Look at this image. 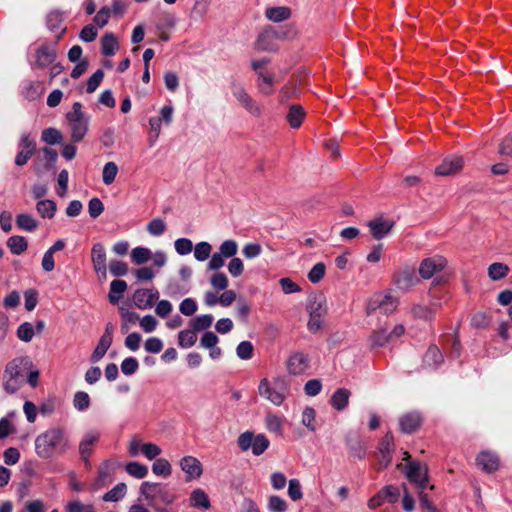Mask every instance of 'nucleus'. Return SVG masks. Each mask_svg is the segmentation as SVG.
Segmentation results:
<instances>
[{"mask_svg":"<svg viewBox=\"0 0 512 512\" xmlns=\"http://www.w3.org/2000/svg\"><path fill=\"white\" fill-rule=\"evenodd\" d=\"M110 272L114 276H125L128 273V266L125 262L119 260H113L109 265Z\"/></svg>","mask_w":512,"mask_h":512,"instance_id":"obj_59","label":"nucleus"},{"mask_svg":"<svg viewBox=\"0 0 512 512\" xmlns=\"http://www.w3.org/2000/svg\"><path fill=\"white\" fill-rule=\"evenodd\" d=\"M5 372L9 374V378L5 381L4 388L10 394L15 393L20 387V383L17 379V365L13 363L9 364Z\"/></svg>","mask_w":512,"mask_h":512,"instance_id":"obj_28","label":"nucleus"},{"mask_svg":"<svg viewBox=\"0 0 512 512\" xmlns=\"http://www.w3.org/2000/svg\"><path fill=\"white\" fill-rule=\"evenodd\" d=\"M309 320L307 327L310 332L316 333L321 330L324 317L327 314V300L323 294H315L310 297L307 304Z\"/></svg>","mask_w":512,"mask_h":512,"instance_id":"obj_2","label":"nucleus"},{"mask_svg":"<svg viewBox=\"0 0 512 512\" xmlns=\"http://www.w3.org/2000/svg\"><path fill=\"white\" fill-rule=\"evenodd\" d=\"M118 173V167L114 162H108L104 165L102 179L104 184L110 185L114 182Z\"/></svg>","mask_w":512,"mask_h":512,"instance_id":"obj_40","label":"nucleus"},{"mask_svg":"<svg viewBox=\"0 0 512 512\" xmlns=\"http://www.w3.org/2000/svg\"><path fill=\"white\" fill-rule=\"evenodd\" d=\"M233 94L254 117H260L262 114L261 106L247 93L240 84H233Z\"/></svg>","mask_w":512,"mask_h":512,"instance_id":"obj_10","label":"nucleus"},{"mask_svg":"<svg viewBox=\"0 0 512 512\" xmlns=\"http://www.w3.org/2000/svg\"><path fill=\"white\" fill-rule=\"evenodd\" d=\"M443 361V355L440 351V349L435 346L431 345L427 349L424 357H423V363L428 368H435L438 365H440Z\"/></svg>","mask_w":512,"mask_h":512,"instance_id":"obj_26","label":"nucleus"},{"mask_svg":"<svg viewBox=\"0 0 512 512\" xmlns=\"http://www.w3.org/2000/svg\"><path fill=\"white\" fill-rule=\"evenodd\" d=\"M279 38L278 33L272 28H265L254 42V48L261 52H276L278 45L276 39Z\"/></svg>","mask_w":512,"mask_h":512,"instance_id":"obj_8","label":"nucleus"},{"mask_svg":"<svg viewBox=\"0 0 512 512\" xmlns=\"http://www.w3.org/2000/svg\"><path fill=\"white\" fill-rule=\"evenodd\" d=\"M394 437L391 432H387L379 443V469L387 468L392 461L394 451Z\"/></svg>","mask_w":512,"mask_h":512,"instance_id":"obj_11","label":"nucleus"},{"mask_svg":"<svg viewBox=\"0 0 512 512\" xmlns=\"http://www.w3.org/2000/svg\"><path fill=\"white\" fill-rule=\"evenodd\" d=\"M211 250L212 247L209 243L200 242L195 246L194 256L198 261H204L209 257Z\"/></svg>","mask_w":512,"mask_h":512,"instance_id":"obj_48","label":"nucleus"},{"mask_svg":"<svg viewBox=\"0 0 512 512\" xmlns=\"http://www.w3.org/2000/svg\"><path fill=\"white\" fill-rule=\"evenodd\" d=\"M351 393L348 389L340 388L331 396V405L338 411L343 410L349 401Z\"/></svg>","mask_w":512,"mask_h":512,"instance_id":"obj_33","label":"nucleus"},{"mask_svg":"<svg viewBox=\"0 0 512 512\" xmlns=\"http://www.w3.org/2000/svg\"><path fill=\"white\" fill-rule=\"evenodd\" d=\"M68 447V439L62 428H51L35 439V451L40 458H51L56 452H62Z\"/></svg>","mask_w":512,"mask_h":512,"instance_id":"obj_1","label":"nucleus"},{"mask_svg":"<svg viewBox=\"0 0 512 512\" xmlns=\"http://www.w3.org/2000/svg\"><path fill=\"white\" fill-rule=\"evenodd\" d=\"M398 305V298L388 292L378 302L377 307L383 314H391L397 310Z\"/></svg>","mask_w":512,"mask_h":512,"instance_id":"obj_31","label":"nucleus"},{"mask_svg":"<svg viewBox=\"0 0 512 512\" xmlns=\"http://www.w3.org/2000/svg\"><path fill=\"white\" fill-rule=\"evenodd\" d=\"M138 362L135 358L129 357L122 361L121 371L125 375H132L138 369Z\"/></svg>","mask_w":512,"mask_h":512,"instance_id":"obj_63","label":"nucleus"},{"mask_svg":"<svg viewBox=\"0 0 512 512\" xmlns=\"http://www.w3.org/2000/svg\"><path fill=\"white\" fill-rule=\"evenodd\" d=\"M268 509L271 512H285L287 510V503L279 496H271L268 500Z\"/></svg>","mask_w":512,"mask_h":512,"instance_id":"obj_49","label":"nucleus"},{"mask_svg":"<svg viewBox=\"0 0 512 512\" xmlns=\"http://www.w3.org/2000/svg\"><path fill=\"white\" fill-rule=\"evenodd\" d=\"M152 471L156 475L169 476L172 469L170 463L166 459L159 458L153 463Z\"/></svg>","mask_w":512,"mask_h":512,"instance_id":"obj_44","label":"nucleus"},{"mask_svg":"<svg viewBox=\"0 0 512 512\" xmlns=\"http://www.w3.org/2000/svg\"><path fill=\"white\" fill-rule=\"evenodd\" d=\"M76 409L82 411L89 407L90 398L86 392H77L73 400Z\"/></svg>","mask_w":512,"mask_h":512,"instance_id":"obj_58","label":"nucleus"},{"mask_svg":"<svg viewBox=\"0 0 512 512\" xmlns=\"http://www.w3.org/2000/svg\"><path fill=\"white\" fill-rule=\"evenodd\" d=\"M104 210L102 201L99 198H92L88 204V211L92 218L98 217Z\"/></svg>","mask_w":512,"mask_h":512,"instance_id":"obj_64","label":"nucleus"},{"mask_svg":"<svg viewBox=\"0 0 512 512\" xmlns=\"http://www.w3.org/2000/svg\"><path fill=\"white\" fill-rule=\"evenodd\" d=\"M36 209L43 218H52L56 211V204L52 200H41L37 203Z\"/></svg>","mask_w":512,"mask_h":512,"instance_id":"obj_38","label":"nucleus"},{"mask_svg":"<svg viewBox=\"0 0 512 512\" xmlns=\"http://www.w3.org/2000/svg\"><path fill=\"white\" fill-rule=\"evenodd\" d=\"M393 281L397 288L407 291L418 282V279L413 268H404L394 274Z\"/></svg>","mask_w":512,"mask_h":512,"instance_id":"obj_13","label":"nucleus"},{"mask_svg":"<svg viewBox=\"0 0 512 512\" xmlns=\"http://www.w3.org/2000/svg\"><path fill=\"white\" fill-rule=\"evenodd\" d=\"M367 226L370 229L371 236L376 240H381L391 233L395 222L383 216H377L369 220Z\"/></svg>","mask_w":512,"mask_h":512,"instance_id":"obj_9","label":"nucleus"},{"mask_svg":"<svg viewBox=\"0 0 512 512\" xmlns=\"http://www.w3.org/2000/svg\"><path fill=\"white\" fill-rule=\"evenodd\" d=\"M305 115L306 113L301 105L293 104L288 109L286 120L292 129H297L301 126Z\"/></svg>","mask_w":512,"mask_h":512,"instance_id":"obj_22","label":"nucleus"},{"mask_svg":"<svg viewBox=\"0 0 512 512\" xmlns=\"http://www.w3.org/2000/svg\"><path fill=\"white\" fill-rule=\"evenodd\" d=\"M406 477L419 489H424L429 481L427 465L420 462H409L407 464Z\"/></svg>","mask_w":512,"mask_h":512,"instance_id":"obj_7","label":"nucleus"},{"mask_svg":"<svg viewBox=\"0 0 512 512\" xmlns=\"http://www.w3.org/2000/svg\"><path fill=\"white\" fill-rule=\"evenodd\" d=\"M509 272V266L502 262L492 263L488 267V276L493 281H499L506 278Z\"/></svg>","mask_w":512,"mask_h":512,"instance_id":"obj_32","label":"nucleus"},{"mask_svg":"<svg viewBox=\"0 0 512 512\" xmlns=\"http://www.w3.org/2000/svg\"><path fill=\"white\" fill-rule=\"evenodd\" d=\"M126 485L125 483H119L110 491L104 494L103 500L106 502H115L121 499L125 495Z\"/></svg>","mask_w":512,"mask_h":512,"instance_id":"obj_41","label":"nucleus"},{"mask_svg":"<svg viewBox=\"0 0 512 512\" xmlns=\"http://www.w3.org/2000/svg\"><path fill=\"white\" fill-rule=\"evenodd\" d=\"M101 45L104 56H112L119 49L117 38L113 33H106L101 39Z\"/></svg>","mask_w":512,"mask_h":512,"instance_id":"obj_35","label":"nucleus"},{"mask_svg":"<svg viewBox=\"0 0 512 512\" xmlns=\"http://www.w3.org/2000/svg\"><path fill=\"white\" fill-rule=\"evenodd\" d=\"M288 495L293 501H298L303 497L301 484L297 479H291L288 485Z\"/></svg>","mask_w":512,"mask_h":512,"instance_id":"obj_53","label":"nucleus"},{"mask_svg":"<svg viewBox=\"0 0 512 512\" xmlns=\"http://www.w3.org/2000/svg\"><path fill=\"white\" fill-rule=\"evenodd\" d=\"M219 250L221 255L226 258H230L237 253V244L233 240H226L221 244Z\"/></svg>","mask_w":512,"mask_h":512,"instance_id":"obj_57","label":"nucleus"},{"mask_svg":"<svg viewBox=\"0 0 512 512\" xmlns=\"http://www.w3.org/2000/svg\"><path fill=\"white\" fill-rule=\"evenodd\" d=\"M374 346H383L384 344L391 341V335L385 330L380 329L375 331L370 337Z\"/></svg>","mask_w":512,"mask_h":512,"instance_id":"obj_50","label":"nucleus"},{"mask_svg":"<svg viewBox=\"0 0 512 512\" xmlns=\"http://www.w3.org/2000/svg\"><path fill=\"white\" fill-rule=\"evenodd\" d=\"M287 384L283 378H275L269 381L263 378L258 386L260 396L265 397L274 405H281L287 394Z\"/></svg>","mask_w":512,"mask_h":512,"instance_id":"obj_3","label":"nucleus"},{"mask_svg":"<svg viewBox=\"0 0 512 512\" xmlns=\"http://www.w3.org/2000/svg\"><path fill=\"white\" fill-rule=\"evenodd\" d=\"M126 471L133 477L136 478H144L147 473L148 469L146 466L138 463V462H130L126 465Z\"/></svg>","mask_w":512,"mask_h":512,"instance_id":"obj_47","label":"nucleus"},{"mask_svg":"<svg viewBox=\"0 0 512 512\" xmlns=\"http://www.w3.org/2000/svg\"><path fill=\"white\" fill-rule=\"evenodd\" d=\"M99 440L98 433H89L79 444V453L81 458L85 461L86 465H89V457L92 453V448Z\"/></svg>","mask_w":512,"mask_h":512,"instance_id":"obj_21","label":"nucleus"},{"mask_svg":"<svg viewBox=\"0 0 512 512\" xmlns=\"http://www.w3.org/2000/svg\"><path fill=\"white\" fill-rule=\"evenodd\" d=\"M448 265V260L442 255L425 258L419 265V274L424 280L431 279L442 272Z\"/></svg>","mask_w":512,"mask_h":512,"instance_id":"obj_5","label":"nucleus"},{"mask_svg":"<svg viewBox=\"0 0 512 512\" xmlns=\"http://www.w3.org/2000/svg\"><path fill=\"white\" fill-rule=\"evenodd\" d=\"M62 139V133L55 128H47L42 132V140L49 145L60 143Z\"/></svg>","mask_w":512,"mask_h":512,"instance_id":"obj_43","label":"nucleus"},{"mask_svg":"<svg viewBox=\"0 0 512 512\" xmlns=\"http://www.w3.org/2000/svg\"><path fill=\"white\" fill-rule=\"evenodd\" d=\"M158 291L154 289H138L133 294V301L140 309L151 307L158 298Z\"/></svg>","mask_w":512,"mask_h":512,"instance_id":"obj_17","label":"nucleus"},{"mask_svg":"<svg viewBox=\"0 0 512 512\" xmlns=\"http://www.w3.org/2000/svg\"><path fill=\"white\" fill-rule=\"evenodd\" d=\"M269 446V441L264 435H257L254 437L252 452L255 455L262 454Z\"/></svg>","mask_w":512,"mask_h":512,"instance_id":"obj_51","label":"nucleus"},{"mask_svg":"<svg viewBox=\"0 0 512 512\" xmlns=\"http://www.w3.org/2000/svg\"><path fill=\"white\" fill-rule=\"evenodd\" d=\"M287 368L293 375H302L309 368V358L303 353H295L288 359Z\"/></svg>","mask_w":512,"mask_h":512,"instance_id":"obj_19","label":"nucleus"},{"mask_svg":"<svg viewBox=\"0 0 512 512\" xmlns=\"http://www.w3.org/2000/svg\"><path fill=\"white\" fill-rule=\"evenodd\" d=\"M326 272L324 263L319 262L315 264L308 273V279L311 283L316 284L322 280Z\"/></svg>","mask_w":512,"mask_h":512,"instance_id":"obj_46","label":"nucleus"},{"mask_svg":"<svg viewBox=\"0 0 512 512\" xmlns=\"http://www.w3.org/2000/svg\"><path fill=\"white\" fill-rule=\"evenodd\" d=\"M253 345L249 341H242L237 346L236 352L240 359L248 360L253 355Z\"/></svg>","mask_w":512,"mask_h":512,"instance_id":"obj_52","label":"nucleus"},{"mask_svg":"<svg viewBox=\"0 0 512 512\" xmlns=\"http://www.w3.org/2000/svg\"><path fill=\"white\" fill-rule=\"evenodd\" d=\"M465 165V160L461 155H451L445 157L435 168V175L447 177L459 174Z\"/></svg>","mask_w":512,"mask_h":512,"instance_id":"obj_6","label":"nucleus"},{"mask_svg":"<svg viewBox=\"0 0 512 512\" xmlns=\"http://www.w3.org/2000/svg\"><path fill=\"white\" fill-rule=\"evenodd\" d=\"M91 261L93 263V268L99 278L106 279L107 278V257L104 246L100 243L93 245L91 250Z\"/></svg>","mask_w":512,"mask_h":512,"instance_id":"obj_12","label":"nucleus"},{"mask_svg":"<svg viewBox=\"0 0 512 512\" xmlns=\"http://www.w3.org/2000/svg\"><path fill=\"white\" fill-rule=\"evenodd\" d=\"M476 463L487 473H492L500 467L499 457L495 453L486 450L478 454Z\"/></svg>","mask_w":512,"mask_h":512,"instance_id":"obj_18","label":"nucleus"},{"mask_svg":"<svg viewBox=\"0 0 512 512\" xmlns=\"http://www.w3.org/2000/svg\"><path fill=\"white\" fill-rule=\"evenodd\" d=\"M197 332L191 327V329H185L178 334V344L182 348L192 347L197 341Z\"/></svg>","mask_w":512,"mask_h":512,"instance_id":"obj_37","label":"nucleus"},{"mask_svg":"<svg viewBox=\"0 0 512 512\" xmlns=\"http://www.w3.org/2000/svg\"><path fill=\"white\" fill-rule=\"evenodd\" d=\"M181 469L186 473L187 480L201 477L203 468L201 462L193 456H185L180 461Z\"/></svg>","mask_w":512,"mask_h":512,"instance_id":"obj_15","label":"nucleus"},{"mask_svg":"<svg viewBox=\"0 0 512 512\" xmlns=\"http://www.w3.org/2000/svg\"><path fill=\"white\" fill-rule=\"evenodd\" d=\"M16 224L19 228L33 231L37 228V221L29 214H20L16 218Z\"/></svg>","mask_w":512,"mask_h":512,"instance_id":"obj_42","label":"nucleus"},{"mask_svg":"<svg viewBox=\"0 0 512 512\" xmlns=\"http://www.w3.org/2000/svg\"><path fill=\"white\" fill-rule=\"evenodd\" d=\"M152 256L151 251L145 247H136L131 252V258L137 265L146 263Z\"/></svg>","mask_w":512,"mask_h":512,"instance_id":"obj_39","label":"nucleus"},{"mask_svg":"<svg viewBox=\"0 0 512 512\" xmlns=\"http://www.w3.org/2000/svg\"><path fill=\"white\" fill-rule=\"evenodd\" d=\"M410 313L414 319L422 321H431L435 315V311L430 306L422 303L413 304Z\"/></svg>","mask_w":512,"mask_h":512,"instance_id":"obj_23","label":"nucleus"},{"mask_svg":"<svg viewBox=\"0 0 512 512\" xmlns=\"http://www.w3.org/2000/svg\"><path fill=\"white\" fill-rule=\"evenodd\" d=\"M45 91V87L40 81L30 82L23 90L24 97L29 101L39 99Z\"/></svg>","mask_w":512,"mask_h":512,"instance_id":"obj_34","label":"nucleus"},{"mask_svg":"<svg viewBox=\"0 0 512 512\" xmlns=\"http://www.w3.org/2000/svg\"><path fill=\"white\" fill-rule=\"evenodd\" d=\"M165 229H166V225H165L164 221L160 218H155V219L151 220L149 222V224L147 225V230L149 231L150 234H152L154 236L163 234Z\"/></svg>","mask_w":512,"mask_h":512,"instance_id":"obj_55","label":"nucleus"},{"mask_svg":"<svg viewBox=\"0 0 512 512\" xmlns=\"http://www.w3.org/2000/svg\"><path fill=\"white\" fill-rule=\"evenodd\" d=\"M127 289V284L123 280H113L110 284V290L108 293V299L111 304H117L123 297L124 292Z\"/></svg>","mask_w":512,"mask_h":512,"instance_id":"obj_29","label":"nucleus"},{"mask_svg":"<svg viewBox=\"0 0 512 512\" xmlns=\"http://www.w3.org/2000/svg\"><path fill=\"white\" fill-rule=\"evenodd\" d=\"M56 58V50L50 46L42 45L36 51V65L45 68L52 64Z\"/></svg>","mask_w":512,"mask_h":512,"instance_id":"obj_20","label":"nucleus"},{"mask_svg":"<svg viewBox=\"0 0 512 512\" xmlns=\"http://www.w3.org/2000/svg\"><path fill=\"white\" fill-rule=\"evenodd\" d=\"M213 317L211 315H201L191 321V327L196 331H202L212 325Z\"/></svg>","mask_w":512,"mask_h":512,"instance_id":"obj_45","label":"nucleus"},{"mask_svg":"<svg viewBox=\"0 0 512 512\" xmlns=\"http://www.w3.org/2000/svg\"><path fill=\"white\" fill-rule=\"evenodd\" d=\"M421 417L416 413H408L400 419V427L404 433H412L421 425Z\"/></svg>","mask_w":512,"mask_h":512,"instance_id":"obj_24","label":"nucleus"},{"mask_svg":"<svg viewBox=\"0 0 512 512\" xmlns=\"http://www.w3.org/2000/svg\"><path fill=\"white\" fill-rule=\"evenodd\" d=\"M175 249L178 254L180 255H186L189 254L192 249L193 245L192 242L187 238H180L175 241Z\"/></svg>","mask_w":512,"mask_h":512,"instance_id":"obj_62","label":"nucleus"},{"mask_svg":"<svg viewBox=\"0 0 512 512\" xmlns=\"http://www.w3.org/2000/svg\"><path fill=\"white\" fill-rule=\"evenodd\" d=\"M109 18H110V10H109V8L108 7H102L97 12L95 17L93 18V22L95 23L96 26H98L99 28H102V27H104L108 23Z\"/></svg>","mask_w":512,"mask_h":512,"instance_id":"obj_61","label":"nucleus"},{"mask_svg":"<svg viewBox=\"0 0 512 512\" xmlns=\"http://www.w3.org/2000/svg\"><path fill=\"white\" fill-rule=\"evenodd\" d=\"M140 491L146 499L153 500L157 497H161L167 503L173 501V496L168 494L166 491H163V488L157 483L143 482L140 487Z\"/></svg>","mask_w":512,"mask_h":512,"instance_id":"obj_16","label":"nucleus"},{"mask_svg":"<svg viewBox=\"0 0 512 512\" xmlns=\"http://www.w3.org/2000/svg\"><path fill=\"white\" fill-rule=\"evenodd\" d=\"M17 335L22 341H30L34 336L33 326L28 322L21 324L18 328Z\"/></svg>","mask_w":512,"mask_h":512,"instance_id":"obj_56","label":"nucleus"},{"mask_svg":"<svg viewBox=\"0 0 512 512\" xmlns=\"http://www.w3.org/2000/svg\"><path fill=\"white\" fill-rule=\"evenodd\" d=\"M190 505L194 508H201L207 510L210 508V500L204 490L195 489L190 496Z\"/></svg>","mask_w":512,"mask_h":512,"instance_id":"obj_30","label":"nucleus"},{"mask_svg":"<svg viewBox=\"0 0 512 512\" xmlns=\"http://www.w3.org/2000/svg\"><path fill=\"white\" fill-rule=\"evenodd\" d=\"M66 119L69 122L73 142L83 140L88 131V122L82 111L81 103L75 102L73 104L72 111L66 114Z\"/></svg>","mask_w":512,"mask_h":512,"instance_id":"obj_4","label":"nucleus"},{"mask_svg":"<svg viewBox=\"0 0 512 512\" xmlns=\"http://www.w3.org/2000/svg\"><path fill=\"white\" fill-rule=\"evenodd\" d=\"M179 309L183 315L192 316L197 311V304L192 298H186L180 303Z\"/></svg>","mask_w":512,"mask_h":512,"instance_id":"obj_60","label":"nucleus"},{"mask_svg":"<svg viewBox=\"0 0 512 512\" xmlns=\"http://www.w3.org/2000/svg\"><path fill=\"white\" fill-rule=\"evenodd\" d=\"M112 332H113V327L109 323V324H107V326L105 328V332L101 336L97 347L94 349V351L91 355L92 362L99 361L106 354L107 350L110 348L112 341H113Z\"/></svg>","mask_w":512,"mask_h":512,"instance_id":"obj_14","label":"nucleus"},{"mask_svg":"<svg viewBox=\"0 0 512 512\" xmlns=\"http://www.w3.org/2000/svg\"><path fill=\"white\" fill-rule=\"evenodd\" d=\"M258 88L265 95H271L274 91L275 77L273 73L264 71L258 72Z\"/></svg>","mask_w":512,"mask_h":512,"instance_id":"obj_25","label":"nucleus"},{"mask_svg":"<svg viewBox=\"0 0 512 512\" xmlns=\"http://www.w3.org/2000/svg\"><path fill=\"white\" fill-rule=\"evenodd\" d=\"M7 246L11 253L20 255L27 250L28 242L23 236H12L7 240Z\"/></svg>","mask_w":512,"mask_h":512,"instance_id":"obj_36","label":"nucleus"},{"mask_svg":"<svg viewBox=\"0 0 512 512\" xmlns=\"http://www.w3.org/2000/svg\"><path fill=\"white\" fill-rule=\"evenodd\" d=\"M103 77L104 72L102 70L99 69L96 72H94L87 81V92H94L100 85L101 81L103 80Z\"/></svg>","mask_w":512,"mask_h":512,"instance_id":"obj_54","label":"nucleus"},{"mask_svg":"<svg viewBox=\"0 0 512 512\" xmlns=\"http://www.w3.org/2000/svg\"><path fill=\"white\" fill-rule=\"evenodd\" d=\"M268 20L278 23L285 21L291 17V10L285 6H276L268 8L265 12Z\"/></svg>","mask_w":512,"mask_h":512,"instance_id":"obj_27","label":"nucleus"}]
</instances>
